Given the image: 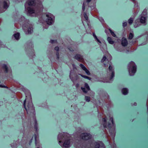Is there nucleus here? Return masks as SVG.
<instances>
[{
    "instance_id": "nucleus-32",
    "label": "nucleus",
    "mask_w": 148,
    "mask_h": 148,
    "mask_svg": "<svg viewBox=\"0 0 148 148\" xmlns=\"http://www.w3.org/2000/svg\"><path fill=\"white\" fill-rule=\"evenodd\" d=\"M110 125H111L110 124H109L108 126H107L106 125H104V126L105 127L109 128L110 127Z\"/></svg>"
},
{
    "instance_id": "nucleus-26",
    "label": "nucleus",
    "mask_w": 148,
    "mask_h": 148,
    "mask_svg": "<svg viewBox=\"0 0 148 148\" xmlns=\"http://www.w3.org/2000/svg\"><path fill=\"white\" fill-rule=\"evenodd\" d=\"M79 65L81 68L84 70H85L86 69V67L82 64H80Z\"/></svg>"
},
{
    "instance_id": "nucleus-41",
    "label": "nucleus",
    "mask_w": 148,
    "mask_h": 148,
    "mask_svg": "<svg viewBox=\"0 0 148 148\" xmlns=\"http://www.w3.org/2000/svg\"><path fill=\"white\" fill-rule=\"evenodd\" d=\"M96 38L97 39V40L98 41L100 42L99 40L98 39H97V38Z\"/></svg>"
},
{
    "instance_id": "nucleus-36",
    "label": "nucleus",
    "mask_w": 148,
    "mask_h": 148,
    "mask_svg": "<svg viewBox=\"0 0 148 148\" xmlns=\"http://www.w3.org/2000/svg\"><path fill=\"white\" fill-rule=\"evenodd\" d=\"M79 84H76V87L77 88H78V87H79Z\"/></svg>"
},
{
    "instance_id": "nucleus-38",
    "label": "nucleus",
    "mask_w": 148,
    "mask_h": 148,
    "mask_svg": "<svg viewBox=\"0 0 148 148\" xmlns=\"http://www.w3.org/2000/svg\"><path fill=\"white\" fill-rule=\"evenodd\" d=\"M86 2H90L91 1V0H85Z\"/></svg>"
},
{
    "instance_id": "nucleus-11",
    "label": "nucleus",
    "mask_w": 148,
    "mask_h": 148,
    "mask_svg": "<svg viewBox=\"0 0 148 148\" xmlns=\"http://www.w3.org/2000/svg\"><path fill=\"white\" fill-rule=\"evenodd\" d=\"M75 58L79 62L84 63V59L82 56L79 54H77L75 56Z\"/></svg>"
},
{
    "instance_id": "nucleus-33",
    "label": "nucleus",
    "mask_w": 148,
    "mask_h": 148,
    "mask_svg": "<svg viewBox=\"0 0 148 148\" xmlns=\"http://www.w3.org/2000/svg\"><path fill=\"white\" fill-rule=\"evenodd\" d=\"M123 26L124 27L126 26L127 25V23L125 22L123 23Z\"/></svg>"
},
{
    "instance_id": "nucleus-5",
    "label": "nucleus",
    "mask_w": 148,
    "mask_h": 148,
    "mask_svg": "<svg viewBox=\"0 0 148 148\" xmlns=\"http://www.w3.org/2000/svg\"><path fill=\"white\" fill-rule=\"evenodd\" d=\"M147 12L146 11L144 10L141 15L140 18L139 19H140V21L141 23L145 25L147 24Z\"/></svg>"
},
{
    "instance_id": "nucleus-37",
    "label": "nucleus",
    "mask_w": 148,
    "mask_h": 148,
    "mask_svg": "<svg viewBox=\"0 0 148 148\" xmlns=\"http://www.w3.org/2000/svg\"><path fill=\"white\" fill-rule=\"evenodd\" d=\"M104 66L105 67H107L108 66V64H105V63H104Z\"/></svg>"
},
{
    "instance_id": "nucleus-44",
    "label": "nucleus",
    "mask_w": 148,
    "mask_h": 148,
    "mask_svg": "<svg viewBox=\"0 0 148 148\" xmlns=\"http://www.w3.org/2000/svg\"><path fill=\"white\" fill-rule=\"evenodd\" d=\"M35 139L36 140V136H35Z\"/></svg>"
},
{
    "instance_id": "nucleus-45",
    "label": "nucleus",
    "mask_w": 148,
    "mask_h": 148,
    "mask_svg": "<svg viewBox=\"0 0 148 148\" xmlns=\"http://www.w3.org/2000/svg\"><path fill=\"white\" fill-rule=\"evenodd\" d=\"M37 148H39V147H38Z\"/></svg>"
},
{
    "instance_id": "nucleus-9",
    "label": "nucleus",
    "mask_w": 148,
    "mask_h": 148,
    "mask_svg": "<svg viewBox=\"0 0 148 148\" xmlns=\"http://www.w3.org/2000/svg\"><path fill=\"white\" fill-rule=\"evenodd\" d=\"M81 89L83 92L86 93H87L88 91H89L90 90L89 86L86 83H85L84 87H81Z\"/></svg>"
},
{
    "instance_id": "nucleus-43",
    "label": "nucleus",
    "mask_w": 148,
    "mask_h": 148,
    "mask_svg": "<svg viewBox=\"0 0 148 148\" xmlns=\"http://www.w3.org/2000/svg\"><path fill=\"white\" fill-rule=\"evenodd\" d=\"M132 0V1H134L135 0Z\"/></svg>"
},
{
    "instance_id": "nucleus-25",
    "label": "nucleus",
    "mask_w": 148,
    "mask_h": 148,
    "mask_svg": "<svg viewBox=\"0 0 148 148\" xmlns=\"http://www.w3.org/2000/svg\"><path fill=\"white\" fill-rule=\"evenodd\" d=\"M90 98L89 97L86 96L85 97V100L87 102H89L90 101Z\"/></svg>"
},
{
    "instance_id": "nucleus-4",
    "label": "nucleus",
    "mask_w": 148,
    "mask_h": 148,
    "mask_svg": "<svg viewBox=\"0 0 148 148\" xmlns=\"http://www.w3.org/2000/svg\"><path fill=\"white\" fill-rule=\"evenodd\" d=\"M128 69L130 75H134L136 70V66L134 62H131L128 65Z\"/></svg>"
},
{
    "instance_id": "nucleus-39",
    "label": "nucleus",
    "mask_w": 148,
    "mask_h": 148,
    "mask_svg": "<svg viewBox=\"0 0 148 148\" xmlns=\"http://www.w3.org/2000/svg\"><path fill=\"white\" fill-rule=\"evenodd\" d=\"M103 120L105 122H106V120L105 118H103Z\"/></svg>"
},
{
    "instance_id": "nucleus-7",
    "label": "nucleus",
    "mask_w": 148,
    "mask_h": 148,
    "mask_svg": "<svg viewBox=\"0 0 148 148\" xmlns=\"http://www.w3.org/2000/svg\"><path fill=\"white\" fill-rule=\"evenodd\" d=\"M47 18L46 22L48 24L51 25L53 22V16L51 14H47L46 15Z\"/></svg>"
},
{
    "instance_id": "nucleus-18",
    "label": "nucleus",
    "mask_w": 148,
    "mask_h": 148,
    "mask_svg": "<svg viewBox=\"0 0 148 148\" xmlns=\"http://www.w3.org/2000/svg\"><path fill=\"white\" fill-rule=\"evenodd\" d=\"M107 40L110 44H113L114 42V41L112 40V38L110 37H108Z\"/></svg>"
},
{
    "instance_id": "nucleus-34",
    "label": "nucleus",
    "mask_w": 148,
    "mask_h": 148,
    "mask_svg": "<svg viewBox=\"0 0 148 148\" xmlns=\"http://www.w3.org/2000/svg\"><path fill=\"white\" fill-rule=\"evenodd\" d=\"M55 50L57 51H58L59 50V48L58 47H56L55 48Z\"/></svg>"
},
{
    "instance_id": "nucleus-29",
    "label": "nucleus",
    "mask_w": 148,
    "mask_h": 148,
    "mask_svg": "<svg viewBox=\"0 0 148 148\" xmlns=\"http://www.w3.org/2000/svg\"><path fill=\"white\" fill-rule=\"evenodd\" d=\"M0 87L2 88H8L7 86H3L2 85H0Z\"/></svg>"
},
{
    "instance_id": "nucleus-6",
    "label": "nucleus",
    "mask_w": 148,
    "mask_h": 148,
    "mask_svg": "<svg viewBox=\"0 0 148 148\" xmlns=\"http://www.w3.org/2000/svg\"><path fill=\"white\" fill-rule=\"evenodd\" d=\"M23 28L26 34H31L33 32L32 27L31 25H27V27L23 25Z\"/></svg>"
},
{
    "instance_id": "nucleus-19",
    "label": "nucleus",
    "mask_w": 148,
    "mask_h": 148,
    "mask_svg": "<svg viewBox=\"0 0 148 148\" xmlns=\"http://www.w3.org/2000/svg\"><path fill=\"white\" fill-rule=\"evenodd\" d=\"M14 36L16 40H18L19 38V34L18 33H17L14 34Z\"/></svg>"
},
{
    "instance_id": "nucleus-40",
    "label": "nucleus",
    "mask_w": 148,
    "mask_h": 148,
    "mask_svg": "<svg viewBox=\"0 0 148 148\" xmlns=\"http://www.w3.org/2000/svg\"><path fill=\"white\" fill-rule=\"evenodd\" d=\"M136 104H136V103H134V106H136Z\"/></svg>"
},
{
    "instance_id": "nucleus-27",
    "label": "nucleus",
    "mask_w": 148,
    "mask_h": 148,
    "mask_svg": "<svg viewBox=\"0 0 148 148\" xmlns=\"http://www.w3.org/2000/svg\"><path fill=\"white\" fill-rule=\"evenodd\" d=\"M84 71H85V72L86 73V74L87 75H90V73L89 71L88 70H87L86 68V69H85Z\"/></svg>"
},
{
    "instance_id": "nucleus-28",
    "label": "nucleus",
    "mask_w": 148,
    "mask_h": 148,
    "mask_svg": "<svg viewBox=\"0 0 148 148\" xmlns=\"http://www.w3.org/2000/svg\"><path fill=\"white\" fill-rule=\"evenodd\" d=\"M84 17L85 19L87 21H88V17L86 14V13H84Z\"/></svg>"
},
{
    "instance_id": "nucleus-15",
    "label": "nucleus",
    "mask_w": 148,
    "mask_h": 148,
    "mask_svg": "<svg viewBox=\"0 0 148 148\" xmlns=\"http://www.w3.org/2000/svg\"><path fill=\"white\" fill-rule=\"evenodd\" d=\"M141 23H140V19H137L135 21L134 27L135 28H136L141 25Z\"/></svg>"
},
{
    "instance_id": "nucleus-31",
    "label": "nucleus",
    "mask_w": 148,
    "mask_h": 148,
    "mask_svg": "<svg viewBox=\"0 0 148 148\" xmlns=\"http://www.w3.org/2000/svg\"><path fill=\"white\" fill-rule=\"evenodd\" d=\"M57 58L58 59L59 58V53L58 52H57L56 53Z\"/></svg>"
},
{
    "instance_id": "nucleus-14",
    "label": "nucleus",
    "mask_w": 148,
    "mask_h": 148,
    "mask_svg": "<svg viewBox=\"0 0 148 148\" xmlns=\"http://www.w3.org/2000/svg\"><path fill=\"white\" fill-rule=\"evenodd\" d=\"M128 44V42L127 40L125 38H123L122 39L121 44L123 46H126Z\"/></svg>"
},
{
    "instance_id": "nucleus-13",
    "label": "nucleus",
    "mask_w": 148,
    "mask_h": 148,
    "mask_svg": "<svg viewBox=\"0 0 148 148\" xmlns=\"http://www.w3.org/2000/svg\"><path fill=\"white\" fill-rule=\"evenodd\" d=\"M95 148H105L103 144L101 143H95Z\"/></svg>"
},
{
    "instance_id": "nucleus-35",
    "label": "nucleus",
    "mask_w": 148,
    "mask_h": 148,
    "mask_svg": "<svg viewBox=\"0 0 148 148\" xmlns=\"http://www.w3.org/2000/svg\"><path fill=\"white\" fill-rule=\"evenodd\" d=\"M110 120L112 123L113 124V120L112 118L111 117L110 118Z\"/></svg>"
},
{
    "instance_id": "nucleus-22",
    "label": "nucleus",
    "mask_w": 148,
    "mask_h": 148,
    "mask_svg": "<svg viewBox=\"0 0 148 148\" xmlns=\"http://www.w3.org/2000/svg\"><path fill=\"white\" fill-rule=\"evenodd\" d=\"M109 31H110V33H111L112 35L114 37H116V35L110 29H109Z\"/></svg>"
},
{
    "instance_id": "nucleus-24",
    "label": "nucleus",
    "mask_w": 148,
    "mask_h": 148,
    "mask_svg": "<svg viewBox=\"0 0 148 148\" xmlns=\"http://www.w3.org/2000/svg\"><path fill=\"white\" fill-rule=\"evenodd\" d=\"M134 36L133 34L132 33H130L129 36L128 38L129 39L131 40L132 39Z\"/></svg>"
},
{
    "instance_id": "nucleus-42",
    "label": "nucleus",
    "mask_w": 148,
    "mask_h": 148,
    "mask_svg": "<svg viewBox=\"0 0 148 148\" xmlns=\"http://www.w3.org/2000/svg\"><path fill=\"white\" fill-rule=\"evenodd\" d=\"M53 40H52L51 41V43L52 42H53Z\"/></svg>"
},
{
    "instance_id": "nucleus-3",
    "label": "nucleus",
    "mask_w": 148,
    "mask_h": 148,
    "mask_svg": "<svg viewBox=\"0 0 148 148\" xmlns=\"http://www.w3.org/2000/svg\"><path fill=\"white\" fill-rule=\"evenodd\" d=\"M9 4L8 0H0V13L4 12L8 8Z\"/></svg>"
},
{
    "instance_id": "nucleus-8",
    "label": "nucleus",
    "mask_w": 148,
    "mask_h": 148,
    "mask_svg": "<svg viewBox=\"0 0 148 148\" xmlns=\"http://www.w3.org/2000/svg\"><path fill=\"white\" fill-rule=\"evenodd\" d=\"M114 71L113 66L111 65H110L109 67V71L108 73L110 76V79H112L114 76Z\"/></svg>"
},
{
    "instance_id": "nucleus-23",
    "label": "nucleus",
    "mask_w": 148,
    "mask_h": 148,
    "mask_svg": "<svg viewBox=\"0 0 148 148\" xmlns=\"http://www.w3.org/2000/svg\"><path fill=\"white\" fill-rule=\"evenodd\" d=\"M80 75L82 77H83L85 78V79H88L89 80H90L91 79V78L88 77V76H86V75H82V74H80Z\"/></svg>"
},
{
    "instance_id": "nucleus-2",
    "label": "nucleus",
    "mask_w": 148,
    "mask_h": 148,
    "mask_svg": "<svg viewBox=\"0 0 148 148\" xmlns=\"http://www.w3.org/2000/svg\"><path fill=\"white\" fill-rule=\"evenodd\" d=\"M69 135L63 133V134H59L58 136V138L59 139L60 141L59 142H61V140L62 139L61 137L65 138L67 137V139H65L64 143L63 144V146L64 147H69L70 146L71 143L70 141V139L69 137Z\"/></svg>"
},
{
    "instance_id": "nucleus-1",
    "label": "nucleus",
    "mask_w": 148,
    "mask_h": 148,
    "mask_svg": "<svg viewBox=\"0 0 148 148\" xmlns=\"http://www.w3.org/2000/svg\"><path fill=\"white\" fill-rule=\"evenodd\" d=\"M27 3L29 6L27 9L30 14H33L34 15L36 16L38 13L40 12L41 10L43 9V6L41 3L37 6L35 5V0H28Z\"/></svg>"
},
{
    "instance_id": "nucleus-20",
    "label": "nucleus",
    "mask_w": 148,
    "mask_h": 148,
    "mask_svg": "<svg viewBox=\"0 0 148 148\" xmlns=\"http://www.w3.org/2000/svg\"><path fill=\"white\" fill-rule=\"evenodd\" d=\"M3 68L5 70L6 72H7L8 71V67L5 65H3L2 66Z\"/></svg>"
},
{
    "instance_id": "nucleus-21",
    "label": "nucleus",
    "mask_w": 148,
    "mask_h": 148,
    "mask_svg": "<svg viewBox=\"0 0 148 148\" xmlns=\"http://www.w3.org/2000/svg\"><path fill=\"white\" fill-rule=\"evenodd\" d=\"M134 18H130L128 20V22L130 25H131L133 23Z\"/></svg>"
},
{
    "instance_id": "nucleus-10",
    "label": "nucleus",
    "mask_w": 148,
    "mask_h": 148,
    "mask_svg": "<svg viewBox=\"0 0 148 148\" xmlns=\"http://www.w3.org/2000/svg\"><path fill=\"white\" fill-rule=\"evenodd\" d=\"M91 137V135L88 133L82 134L81 136V137L84 140H87L90 138Z\"/></svg>"
},
{
    "instance_id": "nucleus-16",
    "label": "nucleus",
    "mask_w": 148,
    "mask_h": 148,
    "mask_svg": "<svg viewBox=\"0 0 148 148\" xmlns=\"http://www.w3.org/2000/svg\"><path fill=\"white\" fill-rule=\"evenodd\" d=\"M122 92L123 94L126 95L128 93V90L127 88H124L122 90Z\"/></svg>"
},
{
    "instance_id": "nucleus-30",
    "label": "nucleus",
    "mask_w": 148,
    "mask_h": 148,
    "mask_svg": "<svg viewBox=\"0 0 148 148\" xmlns=\"http://www.w3.org/2000/svg\"><path fill=\"white\" fill-rule=\"evenodd\" d=\"M85 5V2H84L83 3V6H82V10L83 11H84L85 9V5Z\"/></svg>"
},
{
    "instance_id": "nucleus-12",
    "label": "nucleus",
    "mask_w": 148,
    "mask_h": 148,
    "mask_svg": "<svg viewBox=\"0 0 148 148\" xmlns=\"http://www.w3.org/2000/svg\"><path fill=\"white\" fill-rule=\"evenodd\" d=\"M25 101H26V100H25L24 101V104H23L24 106V107L26 111L27 112H28V110H29L30 109H32V108H33L32 107V104L31 102H29L28 103V105H27V107H28V108H27L25 106Z\"/></svg>"
},
{
    "instance_id": "nucleus-17",
    "label": "nucleus",
    "mask_w": 148,
    "mask_h": 148,
    "mask_svg": "<svg viewBox=\"0 0 148 148\" xmlns=\"http://www.w3.org/2000/svg\"><path fill=\"white\" fill-rule=\"evenodd\" d=\"M107 62L109 63V61L108 59H106V58L105 56H103L101 62Z\"/></svg>"
}]
</instances>
